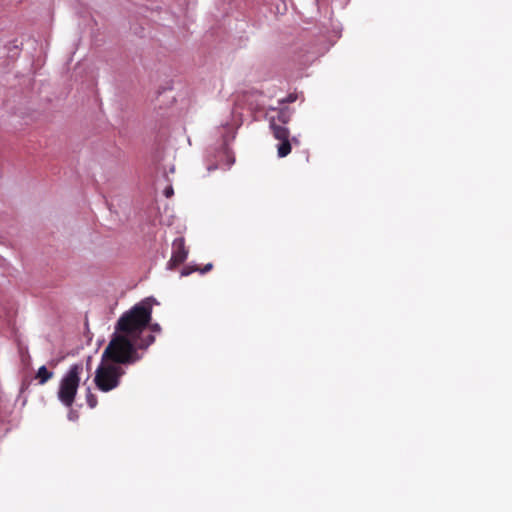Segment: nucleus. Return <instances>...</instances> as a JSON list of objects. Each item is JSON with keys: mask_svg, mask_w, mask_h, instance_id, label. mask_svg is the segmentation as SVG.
Masks as SVG:
<instances>
[{"mask_svg": "<svg viewBox=\"0 0 512 512\" xmlns=\"http://www.w3.org/2000/svg\"><path fill=\"white\" fill-rule=\"evenodd\" d=\"M151 318L152 305L149 299H146L120 316L115 331L137 342L139 349L146 350L155 341L152 334H145Z\"/></svg>", "mask_w": 512, "mask_h": 512, "instance_id": "obj_1", "label": "nucleus"}, {"mask_svg": "<svg viewBox=\"0 0 512 512\" xmlns=\"http://www.w3.org/2000/svg\"><path fill=\"white\" fill-rule=\"evenodd\" d=\"M138 350L140 349L137 346V342L115 331L109 344L103 351L102 361H109L115 365L134 364L142 358Z\"/></svg>", "mask_w": 512, "mask_h": 512, "instance_id": "obj_2", "label": "nucleus"}, {"mask_svg": "<svg viewBox=\"0 0 512 512\" xmlns=\"http://www.w3.org/2000/svg\"><path fill=\"white\" fill-rule=\"evenodd\" d=\"M82 372V363L73 364L60 380L57 396L66 407H71L75 401Z\"/></svg>", "mask_w": 512, "mask_h": 512, "instance_id": "obj_3", "label": "nucleus"}, {"mask_svg": "<svg viewBox=\"0 0 512 512\" xmlns=\"http://www.w3.org/2000/svg\"><path fill=\"white\" fill-rule=\"evenodd\" d=\"M123 374L124 370L120 366L102 361L97 367L94 381L99 390L108 392L119 385Z\"/></svg>", "mask_w": 512, "mask_h": 512, "instance_id": "obj_4", "label": "nucleus"}, {"mask_svg": "<svg viewBox=\"0 0 512 512\" xmlns=\"http://www.w3.org/2000/svg\"><path fill=\"white\" fill-rule=\"evenodd\" d=\"M270 128L273 136L280 141L277 145V153L280 158L286 157L291 152V142L289 140L290 132L288 128L283 125L277 124L273 118L270 121Z\"/></svg>", "mask_w": 512, "mask_h": 512, "instance_id": "obj_5", "label": "nucleus"}, {"mask_svg": "<svg viewBox=\"0 0 512 512\" xmlns=\"http://www.w3.org/2000/svg\"><path fill=\"white\" fill-rule=\"evenodd\" d=\"M188 256V249L185 245L183 237L176 238L172 243V255L168 262L170 269H173L182 264Z\"/></svg>", "mask_w": 512, "mask_h": 512, "instance_id": "obj_6", "label": "nucleus"}, {"mask_svg": "<svg viewBox=\"0 0 512 512\" xmlns=\"http://www.w3.org/2000/svg\"><path fill=\"white\" fill-rule=\"evenodd\" d=\"M54 376V373L52 371H49L46 366H41L37 373L35 378L38 380V383L40 385H44L46 382H48L50 379H52Z\"/></svg>", "mask_w": 512, "mask_h": 512, "instance_id": "obj_7", "label": "nucleus"}, {"mask_svg": "<svg viewBox=\"0 0 512 512\" xmlns=\"http://www.w3.org/2000/svg\"><path fill=\"white\" fill-rule=\"evenodd\" d=\"M212 267H213L212 263H208V264H206V265H205V267H204L203 269H200V268H198V267H193V268H191V267H186V268H184V269L182 270L181 275H182V276H187V275H189V274H190L191 272H193V271H200L202 274H204V273H206V272L210 271V270L212 269Z\"/></svg>", "mask_w": 512, "mask_h": 512, "instance_id": "obj_8", "label": "nucleus"}, {"mask_svg": "<svg viewBox=\"0 0 512 512\" xmlns=\"http://www.w3.org/2000/svg\"><path fill=\"white\" fill-rule=\"evenodd\" d=\"M290 119V114H289V111L288 110H285V109H282L279 111L278 113V116H277V120L282 123V124H286Z\"/></svg>", "mask_w": 512, "mask_h": 512, "instance_id": "obj_9", "label": "nucleus"}, {"mask_svg": "<svg viewBox=\"0 0 512 512\" xmlns=\"http://www.w3.org/2000/svg\"><path fill=\"white\" fill-rule=\"evenodd\" d=\"M97 403H98V400H97V397L92 394V393H88L87 394V404L90 408H95L97 406Z\"/></svg>", "mask_w": 512, "mask_h": 512, "instance_id": "obj_10", "label": "nucleus"}, {"mask_svg": "<svg viewBox=\"0 0 512 512\" xmlns=\"http://www.w3.org/2000/svg\"><path fill=\"white\" fill-rule=\"evenodd\" d=\"M148 327L150 328V330L152 332H159L161 330L160 325L157 324V323H155V324H150L149 323Z\"/></svg>", "mask_w": 512, "mask_h": 512, "instance_id": "obj_11", "label": "nucleus"}, {"mask_svg": "<svg viewBox=\"0 0 512 512\" xmlns=\"http://www.w3.org/2000/svg\"><path fill=\"white\" fill-rule=\"evenodd\" d=\"M164 194H165L166 197L172 196L173 195V188L172 187L166 188L165 191H164Z\"/></svg>", "mask_w": 512, "mask_h": 512, "instance_id": "obj_12", "label": "nucleus"}, {"mask_svg": "<svg viewBox=\"0 0 512 512\" xmlns=\"http://www.w3.org/2000/svg\"><path fill=\"white\" fill-rule=\"evenodd\" d=\"M228 158H229V165H232L235 161L234 158L230 157V156H228Z\"/></svg>", "mask_w": 512, "mask_h": 512, "instance_id": "obj_13", "label": "nucleus"}, {"mask_svg": "<svg viewBox=\"0 0 512 512\" xmlns=\"http://www.w3.org/2000/svg\"><path fill=\"white\" fill-rule=\"evenodd\" d=\"M293 101H294V98L289 97L288 99L284 100L283 102H293Z\"/></svg>", "mask_w": 512, "mask_h": 512, "instance_id": "obj_14", "label": "nucleus"}]
</instances>
